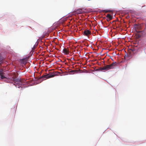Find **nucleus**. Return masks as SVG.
<instances>
[{
	"label": "nucleus",
	"mask_w": 146,
	"mask_h": 146,
	"mask_svg": "<svg viewBox=\"0 0 146 146\" xmlns=\"http://www.w3.org/2000/svg\"><path fill=\"white\" fill-rule=\"evenodd\" d=\"M128 56V55L127 54H126L124 56V58H127Z\"/></svg>",
	"instance_id": "nucleus-15"
},
{
	"label": "nucleus",
	"mask_w": 146,
	"mask_h": 146,
	"mask_svg": "<svg viewBox=\"0 0 146 146\" xmlns=\"http://www.w3.org/2000/svg\"><path fill=\"white\" fill-rule=\"evenodd\" d=\"M3 69H1L0 70V75L1 76V78L3 79L6 78L4 76V73L3 72Z\"/></svg>",
	"instance_id": "nucleus-6"
},
{
	"label": "nucleus",
	"mask_w": 146,
	"mask_h": 146,
	"mask_svg": "<svg viewBox=\"0 0 146 146\" xmlns=\"http://www.w3.org/2000/svg\"><path fill=\"white\" fill-rule=\"evenodd\" d=\"M27 60L26 58H23L21 61V63L22 64H25L27 62Z\"/></svg>",
	"instance_id": "nucleus-8"
},
{
	"label": "nucleus",
	"mask_w": 146,
	"mask_h": 146,
	"mask_svg": "<svg viewBox=\"0 0 146 146\" xmlns=\"http://www.w3.org/2000/svg\"><path fill=\"white\" fill-rule=\"evenodd\" d=\"M117 63L116 62H113L111 64L107 65V66L109 70L110 69L114 68L115 67L117 66Z\"/></svg>",
	"instance_id": "nucleus-3"
},
{
	"label": "nucleus",
	"mask_w": 146,
	"mask_h": 146,
	"mask_svg": "<svg viewBox=\"0 0 146 146\" xmlns=\"http://www.w3.org/2000/svg\"><path fill=\"white\" fill-rule=\"evenodd\" d=\"M77 71V70H72V72H75Z\"/></svg>",
	"instance_id": "nucleus-16"
},
{
	"label": "nucleus",
	"mask_w": 146,
	"mask_h": 146,
	"mask_svg": "<svg viewBox=\"0 0 146 146\" xmlns=\"http://www.w3.org/2000/svg\"><path fill=\"white\" fill-rule=\"evenodd\" d=\"M137 33H141V34H142V35H143V31H136Z\"/></svg>",
	"instance_id": "nucleus-14"
},
{
	"label": "nucleus",
	"mask_w": 146,
	"mask_h": 146,
	"mask_svg": "<svg viewBox=\"0 0 146 146\" xmlns=\"http://www.w3.org/2000/svg\"><path fill=\"white\" fill-rule=\"evenodd\" d=\"M106 17L110 19V20H112L113 19V17L110 14H108L106 16Z\"/></svg>",
	"instance_id": "nucleus-11"
},
{
	"label": "nucleus",
	"mask_w": 146,
	"mask_h": 146,
	"mask_svg": "<svg viewBox=\"0 0 146 146\" xmlns=\"http://www.w3.org/2000/svg\"><path fill=\"white\" fill-rule=\"evenodd\" d=\"M6 58V54L5 52H0V67L3 63L4 60Z\"/></svg>",
	"instance_id": "nucleus-2"
},
{
	"label": "nucleus",
	"mask_w": 146,
	"mask_h": 146,
	"mask_svg": "<svg viewBox=\"0 0 146 146\" xmlns=\"http://www.w3.org/2000/svg\"><path fill=\"white\" fill-rule=\"evenodd\" d=\"M11 80L15 83L14 84L16 86L19 88L22 86V82L20 79H15L14 77H13L11 78Z\"/></svg>",
	"instance_id": "nucleus-1"
},
{
	"label": "nucleus",
	"mask_w": 146,
	"mask_h": 146,
	"mask_svg": "<svg viewBox=\"0 0 146 146\" xmlns=\"http://www.w3.org/2000/svg\"><path fill=\"white\" fill-rule=\"evenodd\" d=\"M110 20V19H109V18H108L107 19V21H110V20Z\"/></svg>",
	"instance_id": "nucleus-17"
},
{
	"label": "nucleus",
	"mask_w": 146,
	"mask_h": 146,
	"mask_svg": "<svg viewBox=\"0 0 146 146\" xmlns=\"http://www.w3.org/2000/svg\"><path fill=\"white\" fill-rule=\"evenodd\" d=\"M63 52L65 54H68L69 53V50L66 48H64L63 49Z\"/></svg>",
	"instance_id": "nucleus-9"
},
{
	"label": "nucleus",
	"mask_w": 146,
	"mask_h": 146,
	"mask_svg": "<svg viewBox=\"0 0 146 146\" xmlns=\"http://www.w3.org/2000/svg\"><path fill=\"white\" fill-rule=\"evenodd\" d=\"M143 36H146V28L143 30Z\"/></svg>",
	"instance_id": "nucleus-12"
},
{
	"label": "nucleus",
	"mask_w": 146,
	"mask_h": 146,
	"mask_svg": "<svg viewBox=\"0 0 146 146\" xmlns=\"http://www.w3.org/2000/svg\"><path fill=\"white\" fill-rule=\"evenodd\" d=\"M55 76V75L54 74H47L46 75H44L43 76H42L40 78H48L52 77H54Z\"/></svg>",
	"instance_id": "nucleus-4"
},
{
	"label": "nucleus",
	"mask_w": 146,
	"mask_h": 146,
	"mask_svg": "<svg viewBox=\"0 0 146 146\" xmlns=\"http://www.w3.org/2000/svg\"><path fill=\"white\" fill-rule=\"evenodd\" d=\"M102 11L105 13H108V12H111V10H104Z\"/></svg>",
	"instance_id": "nucleus-13"
},
{
	"label": "nucleus",
	"mask_w": 146,
	"mask_h": 146,
	"mask_svg": "<svg viewBox=\"0 0 146 146\" xmlns=\"http://www.w3.org/2000/svg\"><path fill=\"white\" fill-rule=\"evenodd\" d=\"M91 34V31L89 30H85L84 32V35L88 36L89 35H90Z\"/></svg>",
	"instance_id": "nucleus-7"
},
{
	"label": "nucleus",
	"mask_w": 146,
	"mask_h": 146,
	"mask_svg": "<svg viewBox=\"0 0 146 146\" xmlns=\"http://www.w3.org/2000/svg\"><path fill=\"white\" fill-rule=\"evenodd\" d=\"M83 12L82 9H75L74 13L78 14L82 13Z\"/></svg>",
	"instance_id": "nucleus-5"
},
{
	"label": "nucleus",
	"mask_w": 146,
	"mask_h": 146,
	"mask_svg": "<svg viewBox=\"0 0 146 146\" xmlns=\"http://www.w3.org/2000/svg\"><path fill=\"white\" fill-rule=\"evenodd\" d=\"M99 70L101 71L104 70H108L107 65L106 66H104L102 68H100Z\"/></svg>",
	"instance_id": "nucleus-10"
}]
</instances>
